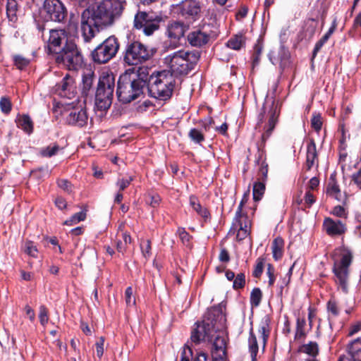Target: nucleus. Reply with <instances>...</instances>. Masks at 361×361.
Masks as SVG:
<instances>
[{
  "mask_svg": "<svg viewBox=\"0 0 361 361\" xmlns=\"http://www.w3.org/2000/svg\"><path fill=\"white\" fill-rule=\"evenodd\" d=\"M175 85V77L170 71L157 72L149 76L147 84L149 95L160 101H167L172 97Z\"/></svg>",
  "mask_w": 361,
  "mask_h": 361,
  "instance_id": "1",
  "label": "nucleus"
},
{
  "mask_svg": "<svg viewBox=\"0 0 361 361\" xmlns=\"http://www.w3.org/2000/svg\"><path fill=\"white\" fill-rule=\"evenodd\" d=\"M125 4L124 0H102L92 8V19L97 30L99 27L111 25L121 15Z\"/></svg>",
  "mask_w": 361,
  "mask_h": 361,
  "instance_id": "2",
  "label": "nucleus"
},
{
  "mask_svg": "<svg viewBox=\"0 0 361 361\" xmlns=\"http://www.w3.org/2000/svg\"><path fill=\"white\" fill-rule=\"evenodd\" d=\"M352 252L344 247L336 248L333 254V272L336 283L344 293L348 291L349 268L353 262Z\"/></svg>",
  "mask_w": 361,
  "mask_h": 361,
  "instance_id": "3",
  "label": "nucleus"
},
{
  "mask_svg": "<svg viewBox=\"0 0 361 361\" xmlns=\"http://www.w3.org/2000/svg\"><path fill=\"white\" fill-rule=\"evenodd\" d=\"M114 90V77L107 72H102L99 76L95 94L96 114L100 111L99 117L103 116L110 107Z\"/></svg>",
  "mask_w": 361,
  "mask_h": 361,
  "instance_id": "4",
  "label": "nucleus"
},
{
  "mask_svg": "<svg viewBox=\"0 0 361 361\" xmlns=\"http://www.w3.org/2000/svg\"><path fill=\"white\" fill-rule=\"evenodd\" d=\"M195 55L191 52L185 50H179L167 55L164 58V63L169 68L172 75H187L194 68L195 63L191 59Z\"/></svg>",
  "mask_w": 361,
  "mask_h": 361,
  "instance_id": "5",
  "label": "nucleus"
},
{
  "mask_svg": "<svg viewBox=\"0 0 361 361\" xmlns=\"http://www.w3.org/2000/svg\"><path fill=\"white\" fill-rule=\"evenodd\" d=\"M144 91L142 81L136 82L128 73L120 76L118 81L117 95L118 99L123 103H130L139 98Z\"/></svg>",
  "mask_w": 361,
  "mask_h": 361,
  "instance_id": "6",
  "label": "nucleus"
},
{
  "mask_svg": "<svg viewBox=\"0 0 361 361\" xmlns=\"http://www.w3.org/2000/svg\"><path fill=\"white\" fill-rule=\"evenodd\" d=\"M213 315L212 312H209L202 322L195 323L190 336L191 341L193 343L197 345L201 342L212 341L218 329L214 323Z\"/></svg>",
  "mask_w": 361,
  "mask_h": 361,
  "instance_id": "7",
  "label": "nucleus"
},
{
  "mask_svg": "<svg viewBox=\"0 0 361 361\" xmlns=\"http://www.w3.org/2000/svg\"><path fill=\"white\" fill-rule=\"evenodd\" d=\"M55 60L57 63L63 64L69 70H77L83 63V58L73 42H66L61 50L56 55Z\"/></svg>",
  "mask_w": 361,
  "mask_h": 361,
  "instance_id": "8",
  "label": "nucleus"
},
{
  "mask_svg": "<svg viewBox=\"0 0 361 361\" xmlns=\"http://www.w3.org/2000/svg\"><path fill=\"white\" fill-rule=\"evenodd\" d=\"M153 54V51L146 45L138 41H134L127 44L123 61L129 66H137L148 61Z\"/></svg>",
  "mask_w": 361,
  "mask_h": 361,
  "instance_id": "9",
  "label": "nucleus"
},
{
  "mask_svg": "<svg viewBox=\"0 0 361 361\" xmlns=\"http://www.w3.org/2000/svg\"><path fill=\"white\" fill-rule=\"evenodd\" d=\"M119 44L114 37H109L92 51V59L97 63H105L118 52Z\"/></svg>",
  "mask_w": 361,
  "mask_h": 361,
  "instance_id": "10",
  "label": "nucleus"
},
{
  "mask_svg": "<svg viewBox=\"0 0 361 361\" xmlns=\"http://www.w3.org/2000/svg\"><path fill=\"white\" fill-rule=\"evenodd\" d=\"M41 13L45 21L63 23L67 18L68 11L60 0H44Z\"/></svg>",
  "mask_w": 361,
  "mask_h": 361,
  "instance_id": "11",
  "label": "nucleus"
},
{
  "mask_svg": "<svg viewBox=\"0 0 361 361\" xmlns=\"http://www.w3.org/2000/svg\"><path fill=\"white\" fill-rule=\"evenodd\" d=\"M160 18L152 13L139 11L134 18V27L142 30L147 36L152 35L159 27Z\"/></svg>",
  "mask_w": 361,
  "mask_h": 361,
  "instance_id": "12",
  "label": "nucleus"
},
{
  "mask_svg": "<svg viewBox=\"0 0 361 361\" xmlns=\"http://www.w3.org/2000/svg\"><path fill=\"white\" fill-rule=\"evenodd\" d=\"M54 91L61 97L73 99L75 96L73 79L66 74L62 80L55 85Z\"/></svg>",
  "mask_w": 361,
  "mask_h": 361,
  "instance_id": "13",
  "label": "nucleus"
},
{
  "mask_svg": "<svg viewBox=\"0 0 361 361\" xmlns=\"http://www.w3.org/2000/svg\"><path fill=\"white\" fill-rule=\"evenodd\" d=\"M68 40L67 34L63 30H51L49 38L48 48L51 53L56 55L61 50V45L66 44Z\"/></svg>",
  "mask_w": 361,
  "mask_h": 361,
  "instance_id": "14",
  "label": "nucleus"
},
{
  "mask_svg": "<svg viewBox=\"0 0 361 361\" xmlns=\"http://www.w3.org/2000/svg\"><path fill=\"white\" fill-rule=\"evenodd\" d=\"M250 221L247 216H235L231 229L237 231L236 238L239 240L245 239L250 231Z\"/></svg>",
  "mask_w": 361,
  "mask_h": 361,
  "instance_id": "15",
  "label": "nucleus"
},
{
  "mask_svg": "<svg viewBox=\"0 0 361 361\" xmlns=\"http://www.w3.org/2000/svg\"><path fill=\"white\" fill-rule=\"evenodd\" d=\"M185 31L183 23L178 21L169 23L166 34L171 41L169 46L172 48L176 47L179 39L183 37Z\"/></svg>",
  "mask_w": 361,
  "mask_h": 361,
  "instance_id": "16",
  "label": "nucleus"
},
{
  "mask_svg": "<svg viewBox=\"0 0 361 361\" xmlns=\"http://www.w3.org/2000/svg\"><path fill=\"white\" fill-rule=\"evenodd\" d=\"M201 7L197 0H185L180 7V13L185 18L195 20L199 18Z\"/></svg>",
  "mask_w": 361,
  "mask_h": 361,
  "instance_id": "17",
  "label": "nucleus"
},
{
  "mask_svg": "<svg viewBox=\"0 0 361 361\" xmlns=\"http://www.w3.org/2000/svg\"><path fill=\"white\" fill-rule=\"evenodd\" d=\"M280 110L277 106L272 103L271 107L268 113L269 121L268 124L264 127V133L262 135V142L264 145L265 142L269 139L274 130L275 126L278 121V117Z\"/></svg>",
  "mask_w": 361,
  "mask_h": 361,
  "instance_id": "18",
  "label": "nucleus"
},
{
  "mask_svg": "<svg viewBox=\"0 0 361 361\" xmlns=\"http://www.w3.org/2000/svg\"><path fill=\"white\" fill-rule=\"evenodd\" d=\"M213 361H227L226 341L224 336H217L213 343L212 350Z\"/></svg>",
  "mask_w": 361,
  "mask_h": 361,
  "instance_id": "19",
  "label": "nucleus"
},
{
  "mask_svg": "<svg viewBox=\"0 0 361 361\" xmlns=\"http://www.w3.org/2000/svg\"><path fill=\"white\" fill-rule=\"evenodd\" d=\"M323 227L326 233L330 236L341 235L346 230L345 224L341 220H334L331 218L324 219Z\"/></svg>",
  "mask_w": 361,
  "mask_h": 361,
  "instance_id": "20",
  "label": "nucleus"
},
{
  "mask_svg": "<svg viewBox=\"0 0 361 361\" xmlns=\"http://www.w3.org/2000/svg\"><path fill=\"white\" fill-rule=\"evenodd\" d=\"M338 361H361V337L348 345V355L341 357Z\"/></svg>",
  "mask_w": 361,
  "mask_h": 361,
  "instance_id": "21",
  "label": "nucleus"
},
{
  "mask_svg": "<svg viewBox=\"0 0 361 361\" xmlns=\"http://www.w3.org/2000/svg\"><path fill=\"white\" fill-rule=\"evenodd\" d=\"M209 39V35L203 30H196L188 35V42L193 47H202Z\"/></svg>",
  "mask_w": 361,
  "mask_h": 361,
  "instance_id": "22",
  "label": "nucleus"
},
{
  "mask_svg": "<svg viewBox=\"0 0 361 361\" xmlns=\"http://www.w3.org/2000/svg\"><path fill=\"white\" fill-rule=\"evenodd\" d=\"M314 165L318 166V157L316 144L313 139H311L307 145L306 169L310 171Z\"/></svg>",
  "mask_w": 361,
  "mask_h": 361,
  "instance_id": "23",
  "label": "nucleus"
},
{
  "mask_svg": "<svg viewBox=\"0 0 361 361\" xmlns=\"http://www.w3.org/2000/svg\"><path fill=\"white\" fill-rule=\"evenodd\" d=\"M87 119L86 111L80 110L78 113L75 111L71 112L67 118V121L70 124H75L82 127L87 123Z\"/></svg>",
  "mask_w": 361,
  "mask_h": 361,
  "instance_id": "24",
  "label": "nucleus"
},
{
  "mask_svg": "<svg viewBox=\"0 0 361 361\" xmlns=\"http://www.w3.org/2000/svg\"><path fill=\"white\" fill-rule=\"evenodd\" d=\"M249 352L250 353L252 361H257V353L259 352V346L257 337L253 332L252 328L250 331L248 338Z\"/></svg>",
  "mask_w": 361,
  "mask_h": 361,
  "instance_id": "25",
  "label": "nucleus"
},
{
  "mask_svg": "<svg viewBox=\"0 0 361 361\" xmlns=\"http://www.w3.org/2000/svg\"><path fill=\"white\" fill-rule=\"evenodd\" d=\"M283 246L284 241L281 238L278 237L274 240L271 245V249L273 257L276 261H278L280 259H281L283 254Z\"/></svg>",
  "mask_w": 361,
  "mask_h": 361,
  "instance_id": "26",
  "label": "nucleus"
},
{
  "mask_svg": "<svg viewBox=\"0 0 361 361\" xmlns=\"http://www.w3.org/2000/svg\"><path fill=\"white\" fill-rule=\"evenodd\" d=\"M190 205L200 216H201L205 220L209 218V213L208 210L200 204L197 197L195 196L190 197Z\"/></svg>",
  "mask_w": 361,
  "mask_h": 361,
  "instance_id": "27",
  "label": "nucleus"
},
{
  "mask_svg": "<svg viewBox=\"0 0 361 361\" xmlns=\"http://www.w3.org/2000/svg\"><path fill=\"white\" fill-rule=\"evenodd\" d=\"M290 58L289 51L284 47L280 48L278 51L277 58L274 59L270 56V60L273 64L280 63L281 66H286Z\"/></svg>",
  "mask_w": 361,
  "mask_h": 361,
  "instance_id": "28",
  "label": "nucleus"
},
{
  "mask_svg": "<svg viewBox=\"0 0 361 361\" xmlns=\"http://www.w3.org/2000/svg\"><path fill=\"white\" fill-rule=\"evenodd\" d=\"M192 353L190 348H187V349H184L180 361H207V354L202 352L197 353L196 357L190 360V357H192Z\"/></svg>",
  "mask_w": 361,
  "mask_h": 361,
  "instance_id": "29",
  "label": "nucleus"
},
{
  "mask_svg": "<svg viewBox=\"0 0 361 361\" xmlns=\"http://www.w3.org/2000/svg\"><path fill=\"white\" fill-rule=\"evenodd\" d=\"M17 126L23 130L25 133L30 134L33 130V123L27 115H23L17 120Z\"/></svg>",
  "mask_w": 361,
  "mask_h": 361,
  "instance_id": "30",
  "label": "nucleus"
},
{
  "mask_svg": "<svg viewBox=\"0 0 361 361\" xmlns=\"http://www.w3.org/2000/svg\"><path fill=\"white\" fill-rule=\"evenodd\" d=\"M82 94L84 97V102L87 104L88 102H90V73H84L82 75Z\"/></svg>",
  "mask_w": 361,
  "mask_h": 361,
  "instance_id": "31",
  "label": "nucleus"
},
{
  "mask_svg": "<svg viewBox=\"0 0 361 361\" xmlns=\"http://www.w3.org/2000/svg\"><path fill=\"white\" fill-rule=\"evenodd\" d=\"M136 82L142 81L145 88L149 83V68L147 67H140L137 70V78H132Z\"/></svg>",
  "mask_w": 361,
  "mask_h": 361,
  "instance_id": "32",
  "label": "nucleus"
},
{
  "mask_svg": "<svg viewBox=\"0 0 361 361\" xmlns=\"http://www.w3.org/2000/svg\"><path fill=\"white\" fill-rule=\"evenodd\" d=\"M188 137L196 144H200L204 140V132L195 128L190 130Z\"/></svg>",
  "mask_w": 361,
  "mask_h": 361,
  "instance_id": "33",
  "label": "nucleus"
},
{
  "mask_svg": "<svg viewBox=\"0 0 361 361\" xmlns=\"http://www.w3.org/2000/svg\"><path fill=\"white\" fill-rule=\"evenodd\" d=\"M305 326L306 322L305 319L298 318L295 334V338L296 340L303 339L306 336V332L305 330Z\"/></svg>",
  "mask_w": 361,
  "mask_h": 361,
  "instance_id": "34",
  "label": "nucleus"
},
{
  "mask_svg": "<svg viewBox=\"0 0 361 361\" xmlns=\"http://www.w3.org/2000/svg\"><path fill=\"white\" fill-rule=\"evenodd\" d=\"M244 44V40L242 35H235L231 38L226 43L228 47L234 49L239 50Z\"/></svg>",
  "mask_w": 361,
  "mask_h": 361,
  "instance_id": "35",
  "label": "nucleus"
},
{
  "mask_svg": "<svg viewBox=\"0 0 361 361\" xmlns=\"http://www.w3.org/2000/svg\"><path fill=\"white\" fill-rule=\"evenodd\" d=\"M301 351L312 357H315L319 352L318 345L316 342L310 341L301 347Z\"/></svg>",
  "mask_w": 361,
  "mask_h": 361,
  "instance_id": "36",
  "label": "nucleus"
},
{
  "mask_svg": "<svg viewBox=\"0 0 361 361\" xmlns=\"http://www.w3.org/2000/svg\"><path fill=\"white\" fill-rule=\"evenodd\" d=\"M341 190L339 189V186L337 184V183L335 181V180L331 177V180L329 183L328 188H327V193L336 198L337 200H339L338 195L340 194Z\"/></svg>",
  "mask_w": 361,
  "mask_h": 361,
  "instance_id": "37",
  "label": "nucleus"
},
{
  "mask_svg": "<svg viewBox=\"0 0 361 361\" xmlns=\"http://www.w3.org/2000/svg\"><path fill=\"white\" fill-rule=\"evenodd\" d=\"M14 65L20 70L24 69L27 67L30 62L29 59H27L22 55L16 54L13 56Z\"/></svg>",
  "mask_w": 361,
  "mask_h": 361,
  "instance_id": "38",
  "label": "nucleus"
},
{
  "mask_svg": "<svg viewBox=\"0 0 361 361\" xmlns=\"http://www.w3.org/2000/svg\"><path fill=\"white\" fill-rule=\"evenodd\" d=\"M86 212L81 211L80 212L75 213L73 214L69 219L66 220L64 222V224L68 226H73L79 223L81 221H83L86 217Z\"/></svg>",
  "mask_w": 361,
  "mask_h": 361,
  "instance_id": "39",
  "label": "nucleus"
},
{
  "mask_svg": "<svg viewBox=\"0 0 361 361\" xmlns=\"http://www.w3.org/2000/svg\"><path fill=\"white\" fill-rule=\"evenodd\" d=\"M23 250L27 255L34 258L37 257L38 250L33 242L26 241L23 245Z\"/></svg>",
  "mask_w": 361,
  "mask_h": 361,
  "instance_id": "40",
  "label": "nucleus"
},
{
  "mask_svg": "<svg viewBox=\"0 0 361 361\" xmlns=\"http://www.w3.org/2000/svg\"><path fill=\"white\" fill-rule=\"evenodd\" d=\"M265 185L261 182H257L253 185V199L258 201L264 192Z\"/></svg>",
  "mask_w": 361,
  "mask_h": 361,
  "instance_id": "41",
  "label": "nucleus"
},
{
  "mask_svg": "<svg viewBox=\"0 0 361 361\" xmlns=\"http://www.w3.org/2000/svg\"><path fill=\"white\" fill-rule=\"evenodd\" d=\"M262 293L259 288H254L250 294V302L252 306L257 307L262 300Z\"/></svg>",
  "mask_w": 361,
  "mask_h": 361,
  "instance_id": "42",
  "label": "nucleus"
},
{
  "mask_svg": "<svg viewBox=\"0 0 361 361\" xmlns=\"http://www.w3.org/2000/svg\"><path fill=\"white\" fill-rule=\"evenodd\" d=\"M327 310L329 315L332 317H336L339 314V308L336 301L331 299L327 303Z\"/></svg>",
  "mask_w": 361,
  "mask_h": 361,
  "instance_id": "43",
  "label": "nucleus"
},
{
  "mask_svg": "<svg viewBox=\"0 0 361 361\" xmlns=\"http://www.w3.org/2000/svg\"><path fill=\"white\" fill-rule=\"evenodd\" d=\"M59 150V146L57 144L47 146L41 151V154L43 157H51L55 155Z\"/></svg>",
  "mask_w": 361,
  "mask_h": 361,
  "instance_id": "44",
  "label": "nucleus"
},
{
  "mask_svg": "<svg viewBox=\"0 0 361 361\" xmlns=\"http://www.w3.org/2000/svg\"><path fill=\"white\" fill-rule=\"evenodd\" d=\"M11 107L12 104L9 98L2 97L0 99V109L4 114H8L11 111Z\"/></svg>",
  "mask_w": 361,
  "mask_h": 361,
  "instance_id": "45",
  "label": "nucleus"
},
{
  "mask_svg": "<svg viewBox=\"0 0 361 361\" xmlns=\"http://www.w3.org/2000/svg\"><path fill=\"white\" fill-rule=\"evenodd\" d=\"M265 263V259L264 257H259L257 259L256 265L255 267L254 271H253V276L256 278H259L261 276L264 266Z\"/></svg>",
  "mask_w": 361,
  "mask_h": 361,
  "instance_id": "46",
  "label": "nucleus"
},
{
  "mask_svg": "<svg viewBox=\"0 0 361 361\" xmlns=\"http://www.w3.org/2000/svg\"><path fill=\"white\" fill-rule=\"evenodd\" d=\"M245 276L243 273L238 274L235 277L233 283V288L234 289H240L245 286Z\"/></svg>",
  "mask_w": 361,
  "mask_h": 361,
  "instance_id": "47",
  "label": "nucleus"
},
{
  "mask_svg": "<svg viewBox=\"0 0 361 361\" xmlns=\"http://www.w3.org/2000/svg\"><path fill=\"white\" fill-rule=\"evenodd\" d=\"M140 249L142 251V255L147 258L150 256V250H151V242L149 240H142L140 242Z\"/></svg>",
  "mask_w": 361,
  "mask_h": 361,
  "instance_id": "48",
  "label": "nucleus"
},
{
  "mask_svg": "<svg viewBox=\"0 0 361 361\" xmlns=\"http://www.w3.org/2000/svg\"><path fill=\"white\" fill-rule=\"evenodd\" d=\"M97 356L101 358L104 350V338L103 336L97 338L94 343Z\"/></svg>",
  "mask_w": 361,
  "mask_h": 361,
  "instance_id": "49",
  "label": "nucleus"
},
{
  "mask_svg": "<svg viewBox=\"0 0 361 361\" xmlns=\"http://www.w3.org/2000/svg\"><path fill=\"white\" fill-rule=\"evenodd\" d=\"M39 319L42 326H45L49 321L48 310L44 305L39 307Z\"/></svg>",
  "mask_w": 361,
  "mask_h": 361,
  "instance_id": "50",
  "label": "nucleus"
},
{
  "mask_svg": "<svg viewBox=\"0 0 361 361\" xmlns=\"http://www.w3.org/2000/svg\"><path fill=\"white\" fill-rule=\"evenodd\" d=\"M259 333L261 334V338L262 340V350H264L269 336V330L268 329V326L267 324H264L260 327Z\"/></svg>",
  "mask_w": 361,
  "mask_h": 361,
  "instance_id": "51",
  "label": "nucleus"
},
{
  "mask_svg": "<svg viewBox=\"0 0 361 361\" xmlns=\"http://www.w3.org/2000/svg\"><path fill=\"white\" fill-rule=\"evenodd\" d=\"M133 180V178L132 176H130L128 178L118 179L116 186L118 188L119 192L127 188Z\"/></svg>",
  "mask_w": 361,
  "mask_h": 361,
  "instance_id": "52",
  "label": "nucleus"
},
{
  "mask_svg": "<svg viewBox=\"0 0 361 361\" xmlns=\"http://www.w3.org/2000/svg\"><path fill=\"white\" fill-rule=\"evenodd\" d=\"M311 125L317 132H319L322 126V119L319 114L314 115L311 119Z\"/></svg>",
  "mask_w": 361,
  "mask_h": 361,
  "instance_id": "53",
  "label": "nucleus"
},
{
  "mask_svg": "<svg viewBox=\"0 0 361 361\" xmlns=\"http://www.w3.org/2000/svg\"><path fill=\"white\" fill-rule=\"evenodd\" d=\"M125 300L126 305L128 306L135 304V299L133 296V288L130 286L128 287L125 291Z\"/></svg>",
  "mask_w": 361,
  "mask_h": 361,
  "instance_id": "54",
  "label": "nucleus"
},
{
  "mask_svg": "<svg viewBox=\"0 0 361 361\" xmlns=\"http://www.w3.org/2000/svg\"><path fill=\"white\" fill-rule=\"evenodd\" d=\"M178 235H179L182 243L185 246H189L190 245V240L191 238L190 234L188 232H186L184 228H178Z\"/></svg>",
  "mask_w": 361,
  "mask_h": 361,
  "instance_id": "55",
  "label": "nucleus"
},
{
  "mask_svg": "<svg viewBox=\"0 0 361 361\" xmlns=\"http://www.w3.org/2000/svg\"><path fill=\"white\" fill-rule=\"evenodd\" d=\"M199 123L201 125L202 128V131L207 132L211 128H212L214 124V120L211 117L205 118L203 120L200 121Z\"/></svg>",
  "mask_w": 361,
  "mask_h": 361,
  "instance_id": "56",
  "label": "nucleus"
},
{
  "mask_svg": "<svg viewBox=\"0 0 361 361\" xmlns=\"http://www.w3.org/2000/svg\"><path fill=\"white\" fill-rule=\"evenodd\" d=\"M351 180L356 186L361 190V167L351 176Z\"/></svg>",
  "mask_w": 361,
  "mask_h": 361,
  "instance_id": "57",
  "label": "nucleus"
},
{
  "mask_svg": "<svg viewBox=\"0 0 361 361\" xmlns=\"http://www.w3.org/2000/svg\"><path fill=\"white\" fill-rule=\"evenodd\" d=\"M267 274L269 277V284L272 286L275 281L274 268L271 264H267Z\"/></svg>",
  "mask_w": 361,
  "mask_h": 361,
  "instance_id": "58",
  "label": "nucleus"
},
{
  "mask_svg": "<svg viewBox=\"0 0 361 361\" xmlns=\"http://www.w3.org/2000/svg\"><path fill=\"white\" fill-rule=\"evenodd\" d=\"M315 202L314 195L310 191H307L305 195V203L308 207H310L312 204Z\"/></svg>",
  "mask_w": 361,
  "mask_h": 361,
  "instance_id": "59",
  "label": "nucleus"
},
{
  "mask_svg": "<svg viewBox=\"0 0 361 361\" xmlns=\"http://www.w3.org/2000/svg\"><path fill=\"white\" fill-rule=\"evenodd\" d=\"M332 214L338 217H345V209L341 206H336L333 209Z\"/></svg>",
  "mask_w": 361,
  "mask_h": 361,
  "instance_id": "60",
  "label": "nucleus"
},
{
  "mask_svg": "<svg viewBox=\"0 0 361 361\" xmlns=\"http://www.w3.org/2000/svg\"><path fill=\"white\" fill-rule=\"evenodd\" d=\"M58 185L61 188L63 189L64 190L67 191L68 192H71L72 190H71L72 185H71V183L69 181H68L67 180H59Z\"/></svg>",
  "mask_w": 361,
  "mask_h": 361,
  "instance_id": "61",
  "label": "nucleus"
},
{
  "mask_svg": "<svg viewBox=\"0 0 361 361\" xmlns=\"http://www.w3.org/2000/svg\"><path fill=\"white\" fill-rule=\"evenodd\" d=\"M219 259L222 262H228L230 260V256L225 248H222L220 251Z\"/></svg>",
  "mask_w": 361,
  "mask_h": 361,
  "instance_id": "62",
  "label": "nucleus"
},
{
  "mask_svg": "<svg viewBox=\"0 0 361 361\" xmlns=\"http://www.w3.org/2000/svg\"><path fill=\"white\" fill-rule=\"evenodd\" d=\"M248 8L246 6H242L236 13V19L240 20L247 16Z\"/></svg>",
  "mask_w": 361,
  "mask_h": 361,
  "instance_id": "63",
  "label": "nucleus"
},
{
  "mask_svg": "<svg viewBox=\"0 0 361 361\" xmlns=\"http://www.w3.org/2000/svg\"><path fill=\"white\" fill-rule=\"evenodd\" d=\"M55 204L59 209H63L66 207V202L61 197L55 200Z\"/></svg>",
  "mask_w": 361,
  "mask_h": 361,
  "instance_id": "64",
  "label": "nucleus"
}]
</instances>
